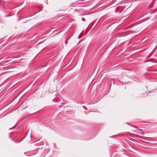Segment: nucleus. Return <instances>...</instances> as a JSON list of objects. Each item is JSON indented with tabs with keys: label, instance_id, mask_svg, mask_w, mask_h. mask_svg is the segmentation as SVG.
<instances>
[{
	"label": "nucleus",
	"instance_id": "f257e3e1",
	"mask_svg": "<svg viewBox=\"0 0 157 157\" xmlns=\"http://www.w3.org/2000/svg\"><path fill=\"white\" fill-rule=\"evenodd\" d=\"M128 134L130 136H132V137H134V136H138V135H136V134H132V133H128Z\"/></svg>",
	"mask_w": 157,
	"mask_h": 157
},
{
	"label": "nucleus",
	"instance_id": "f03ea898",
	"mask_svg": "<svg viewBox=\"0 0 157 157\" xmlns=\"http://www.w3.org/2000/svg\"><path fill=\"white\" fill-rule=\"evenodd\" d=\"M82 21H84L85 20V19L83 17H82Z\"/></svg>",
	"mask_w": 157,
	"mask_h": 157
},
{
	"label": "nucleus",
	"instance_id": "7ed1b4c3",
	"mask_svg": "<svg viewBox=\"0 0 157 157\" xmlns=\"http://www.w3.org/2000/svg\"><path fill=\"white\" fill-rule=\"evenodd\" d=\"M15 127V126H13V127L12 128H10V129H12L13 128H14V127Z\"/></svg>",
	"mask_w": 157,
	"mask_h": 157
},
{
	"label": "nucleus",
	"instance_id": "20e7f679",
	"mask_svg": "<svg viewBox=\"0 0 157 157\" xmlns=\"http://www.w3.org/2000/svg\"><path fill=\"white\" fill-rule=\"evenodd\" d=\"M81 36H80V35H79L78 37V38L80 39V38H81Z\"/></svg>",
	"mask_w": 157,
	"mask_h": 157
},
{
	"label": "nucleus",
	"instance_id": "39448f33",
	"mask_svg": "<svg viewBox=\"0 0 157 157\" xmlns=\"http://www.w3.org/2000/svg\"><path fill=\"white\" fill-rule=\"evenodd\" d=\"M83 107L84 108H85V109H86L85 108V107L84 106H83Z\"/></svg>",
	"mask_w": 157,
	"mask_h": 157
},
{
	"label": "nucleus",
	"instance_id": "423d86ee",
	"mask_svg": "<svg viewBox=\"0 0 157 157\" xmlns=\"http://www.w3.org/2000/svg\"><path fill=\"white\" fill-rule=\"evenodd\" d=\"M115 12H116L117 11V10H115Z\"/></svg>",
	"mask_w": 157,
	"mask_h": 157
},
{
	"label": "nucleus",
	"instance_id": "0eeeda50",
	"mask_svg": "<svg viewBox=\"0 0 157 157\" xmlns=\"http://www.w3.org/2000/svg\"><path fill=\"white\" fill-rule=\"evenodd\" d=\"M54 100H55V98L53 99V101H54Z\"/></svg>",
	"mask_w": 157,
	"mask_h": 157
},
{
	"label": "nucleus",
	"instance_id": "6e6552de",
	"mask_svg": "<svg viewBox=\"0 0 157 157\" xmlns=\"http://www.w3.org/2000/svg\"><path fill=\"white\" fill-rule=\"evenodd\" d=\"M147 61H144V62H147Z\"/></svg>",
	"mask_w": 157,
	"mask_h": 157
}]
</instances>
